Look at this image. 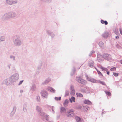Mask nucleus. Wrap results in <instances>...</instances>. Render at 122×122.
I'll return each instance as SVG.
<instances>
[{
  "label": "nucleus",
  "instance_id": "nucleus-1",
  "mask_svg": "<svg viewBox=\"0 0 122 122\" xmlns=\"http://www.w3.org/2000/svg\"><path fill=\"white\" fill-rule=\"evenodd\" d=\"M22 43L21 37L18 35L16 36V46H21Z\"/></svg>",
  "mask_w": 122,
  "mask_h": 122
},
{
  "label": "nucleus",
  "instance_id": "nucleus-2",
  "mask_svg": "<svg viewBox=\"0 0 122 122\" xmlns=\"http://www.w3.org/2000/svg\"><path fill=\"white\" fill-rule=\"evenodd\" d=\"M10 14V12L5 14L2 16L1 17L2 20L3 21H6L11 18Z\"/></svg>",
  "mask_w": 122,
  "mask_h": 122
},
{
  "label": "nucleus",
  "instance_id": "nucleus-3",
  "mask_svg": "<svg viewBox=\"0 0 122 122\" xmlns=\"http://www.w3.org/2000/svg\"><path fill=\"white\" fill-rule=\"evenodd\" d=\"M2 84H5L7 86H10L13 85L11 83L10 81L9 78L4 79L3 81Z\"/></svg>",
  "mask_w": 122,
  "mask_h": 122
},
{
  "label": "nucleus",
  "instance_id": "nucleus-4",
  "mask_svg": "<svg viewBox=\"0 0 122 122\" xmlns=\"http://www.w3.org/2000/svg\"><path fill=\"white\" fill-rule=\"evenodd\" d=\"M102 57L107 60H111L112 59L111 55L108 54H104L102 55Z\"/></svg>",
  "mask_w": 122,
  "mask_h": 122
},
{
  "label": "nucleus",
  "instance_id": "nucleus-5",
  "mask_svg": "<svg viewBox=\"0 0 122 122\" xmlns=\"http://www.w3.org/2000/svg\"><path fill=\"white\" fill-rule=\"evenodd\" d=\"M74 113L73 110L71 109L67 112L66 115L68 117H72L74 115Z\"/></svg>",
  "mask_w": 122,
  "mask_h": 122
},
{
  "label": "nucleus",
  "instance_id": "nucleus-6",
  "mask_svg": "<svg viewBox=\"0 0 122 122\" xmlns=\"http://www.w3.org/2000/svg\"><path fill=\"white\" fill-rule=\"evenodd\" d=\"M76 79L78 82L82 84H85L86 83V81L83 80L80 77H76Z\"/></svg>",
  "mask_w": 122,
  "mask_h": 122
},
{
  "label": "nucleus",
  "instance_id": "nucleus-7",
  "mask_svg": "<svg viewBox=\"0 0 122 122\" xmlns=\"http://www.w3.org/2000/svg\"><path fill=\"white\" fill-rule=\"evenodd\" d=\"M41 96L44 98H47L48 94L45 90H43L41 92Z\"/></svg>",
  "mask_w": 122,
  "mask_h": 122
},
{
  "label": "nucleus",
  "instance_id": "nucleus-8",
  "mask_svg": "<svg viewBox=\"0 0 122 122\" xmlns=\"http://www.w3.org/2000/svg\"><path fill=\"white\" fill-rule=\"evenodd\" d=\"M5 3L7 5H11L15 3V0H6Z\"/></svg>",
  "mask_w": 122,
  "mask_h": 122
},
{
  "label": "nucleus",
  "instance_id": "nucleus-9",
  "mask_svg": "<svg viewBox=\"0 0 122 122\" xmlns=\"http://www.w3.org/2000/svg\"><path fill=\"white\" fill-rule=\"evenodd\" d=\"M9 79L11 83L13 85H14V83L15 81V74H13Z\"/></svg>",
  "mask_w": 122,
  "mask_h": 122
},
{
  "label": "nucleus",
  "instance_id": "nucleus-10",
  "mask_svg": "<svg viewBox=\"0 0 122 122\" xmlns=\"http://www.w3.org/2000/svg\"><path fill=\"white\" fill-rule=\"evenodd\" d=\"M46 89L52 93H55L56 92V90L54 89L51 87H48Z\"/></svg>",
  "mask_w": 122,
  "mask_h": 122
},
{
  "label": "nucleus",
  "instance_id": "nucleus-11",
  "mask_svg": "<svg viewBox=\"0 0 122 122\" xmlns=\"http://www.w3.org/2000/svg\"><path fill=\"white\" fill-rule=\"evenodd\" d=\"M71 94L73 95L75 94V90L74 89V86L73 85L71 86L70 87Z\"/></svg>",
  "mask_w": 122,
  "mask_h": 122
},
{
  "label": "nucleus",
  "instance_id": "nucleus-12",
  "mask_svg": "<svg viewBox=\"0 0 122 122\" xmlns=\"http://www.w3.org/2000/svg\"><path fill=\"white\" fill-rule=\"evenodd\" d=\"M47 33L52 38H53L54 36V35L52 32L49 30H46Z\"/></svg>",
  "mask_w": 122,
  "mask_h": 122
},
{
  "label": "nucleus",
  "instance_id": "nucleus-13",
  "mask_svg": "<svg viewBox=\"0 0 122 122\" xmlns=\"http://www.w3.org/2000/svg\"><path fill=\"white\" fill-rule=\"evenodd\" d=\"M36 109L38 112V113L42 111V108L38 106H37L36 107Z\"/></svg>",
  "mask_w": 122,
  "mask_h": 122
},
{
  "label": "nucleus",
  "instance_id": "nucleus-14",
  "mask_svg": "<svg viewBox=\"0 0 122 122\" xmlns=\"http://www.w3.org/2000/svg\"><path fill=\"white\" fill-rule=\"evenodd\" d=\"M66 109L64 107H61L60 108V112L62 114L66 113Z\"/></svg>",
  "mask_w": 122,
  "mask_h": 122
},
{
  "label": "nucleus",
  "instance_id": "nucleus-15",
  "mask_svg": "<svg viewBox=\"0 0 122 122\" xmlns=\"http://www.w3.org/2000/svg\"><path fill=\"white\" fill-rule=\"evenodd\" d=\"M69 102V100L68 99H66L63 103V105L65 107H67L68 106Z\"/></svg>",
  "mask_w": 122,
  "mask_h": 122
},
{
  "label": "nucleus",
  "instance_id": "nucleus-16",
  "mask_svg": "<svg viewBox=\"0 0 122 122\" xmlns=\"http://www.w3.org/2000/svg\"><path fill=\"white\" fill-rule=\"evenodd\" d=\"M82 109L84 112L87 111L89 110V108L87 106H85L83 107Z\"/></svg>",
  "mask_w": 122,
  "mask_h": 122
},
{
  "label": "nucleus",
  "instance_id": "nucleus-17",
  "mask_svg": "<svg viewBox=\"0 0 122 122\" xmlns=\"http://www.w3.org/2000/svg\"><path fill=\"white\" fill-rule=\"evenodd\" d=\"M109 35L108 33L107 32H105L102 35V36L104 38L107 37Z\"/></svg>",
  "mask_w": 122,
  "mask_h": 122
},
{
  "label": "nucleus",
  "instance_id": "nucleus-18",
  "mask_svg": "<svg viewBox=\"0 0 122 122\" xmlns=\"http://www.w3.org/2000/svg\"><path fill=\"white\" fill-rule=\"evenodd\" d=\"M88 81L93 83H96L97 81L95 79L91 77H90Z\"/></svg>",
  "mask_w": 122,
  "mask_h": 122
},
{
  "label": "nucleus",
  "instance_id": "nucleus-19",
  "mask_svg": "<svg viewBox=\"0 0 122 122\" xmlns=\"http://www.w3.org/2000/svg\"><path fill=\"white\" fill-rule=\"evenodd\" d=\"M94 65V62L92 61H91L89 63V66L91 67H92Z\"/></svg>",
  "mask_w": 122,
  "mask_h": 122
},
{
  "label": "nucleus",
  "instance_id": "nucleus-20",
  "mask_svg": "<svg viewBox=\"0 0 122 122\" xmlns=\"http://www.w3.org/2000/svg\"><path fill=\"white\" fill-rule=\"evenodd\" d=\"M51 79L50 78H48L46 79L45 81L42 83L43 84H46L48 83L50 81Z\"/></svg>",
  "mask_w": 122,
  "mask_h": 122
},
{
  "label": "nucleus",
  "instance_id": "nucleus-21",
  "mask_svg": "<svg viewBox=\"0 0 122 122\" xmlns=\"http://www.w3.org/2000/svg\"><path fill=\"white\" fill-rule=\"evenodd\" d=\"M84 103L88 105H91L92 104V102L88 100H85L84 101Z\"/></svg>",
  "mask_w": 122,
  "mask_h": 122
},
{
  "label": "nucleus",
  "instance_id": "nucleus-22",
  "mask_svg": "<svg viewBox=\"0 0 122 122\" xmlns=\"http://www.w3.org/2000/svg\"><path fill=\"white\" fill-rule=\"evenodd\" d=\"M38 113L42 117H44L45 115L46 114V113H44L42 111L39 113Z\"/></svg>",
  "mask_w": 122,
  "mask_h": 122
},
{
  "label": "nucleus",
  "instance_id": "nucleus-23",
  "mask_svg": "<svg viewBox=\"0 0 122 122\" xmlns=\"http://www.w3.org/2000/svg\"><path fill=\"white\" fill-rule=\"evenodd\" d=\"M11 18H12L15 17V12H10Z\"/></svg>",
  "mask_w": 122,
  "mask_h": 122
},
{
  "label": "nucleus",
  "instance_id": "nucleus-24",
  "mask_svg": "<svg viewBox=\"0 0 122 122\" xmlns=\"http://www.w3.org/2000/svg\"><path fill=\"white\" fill-rule=\"evenodd\" d=\"M36 88V86L35 84L32 85L31 87V90L33 91H34Z\"/></svg>",
  "mask_w": 122,
  "mask_h": 122
},
{
  "label": "nucleus",
  "instance_id": "nucleus-25",
  "mask_svg": "<svg viewBox=\"0 0 122 122\" xmlns=\"http://www.w3.org/2000/svg\"><path fill=\"white\" fill-rule=\"evenodd\" d=\"M15 107H14L13 110L10 113V116L11 117L15 115Z\"/></svg>",
  "mask_w": 122,
  "mask_h": 122
},
{
  "label": "nucleus",
  "instance_id": "nucleus-26",
  "mask_svg": "<svg viewBox=\"0 0 122 122\" xmlns=\"http://www.w3.org/2000/svg\"><path fill=\"white\" fill-rule=\"evenodd\" d=\"M69 100L71 103H72V101L74 102H75V98L74 97L72 96L71 98L69 99Z\"/></svg>",
  "mask_w": 122,
  "mask_h": 122
},
{
  "label": "nucleus",
  "instance_id": "nucleus-27",
  "mask_svg": "<svg viewBox=\"0 0 122 122\" xmlns=\"http://www.w3.org/2000/svg\"><path fill=\"white\" fill-rule=\"evenodd\" d=\"M27 105L26 104H24L23 106V110L25 112H26L27 111Z\"/></svg>",
  "mask_w": 122,
  "mask_h": 122
},
{
  "label": "nucleus",
  "instance_id": "nucleus-28",
  "mask_svg": "<svg viewBox=\"0 0 122 122\" xmlns=\"http://www.w3.org/2000/svg\"><path fill=\"white\" fill-rule=\"evenodd\" d=\"M102 56L101 55H98L97 56V60L98 61L100 62L101 61Z\"/></svg>",
  "mask_w": 122,
  "mask_h": 122
},
{
  "label": "nucleus",
  "instance_id": "nucleus-29",
  "mask_svg": "<svg viewBox=\"0 0 122 122\" xmlns=\"http://www.w3.org/2000/svg\"><path fill=\"white\" fill-rule=\"evenodd\" d=\"M76 94L78 97H81L83 96V95L82 94L79 93H76Z\"/></svg>",
  "mask_w": 122,
  "mask_h": 122
},
{
  "label": "nucleus",
  "instance_id": "nucleus-30",
  "mask_svg": "<svg viewBox=\"0 0 122 122\" xmlns=\"http://www.w3.org/2000/svg\"><path fill=\"white\" fill-rule=\"evenodd\" d=\"M99 46L101 48L103 47L104 46V44L102 42H100L99 43Z\"/></svg>",
  "mask_w": 122,
  "mask_h": 122
},
{
  "label": "nucleus",
  "instance_id": "nucleus-31",
  "mask_svg": "<svg viewBox=\"0 0 122 122\" xmlns=\"http://www.w3.org/2000/svg\"><path fill=\"white\" fill-rule=\"evenodd\" d=\"M5 37L4 36L0 37V42L4 41L5 40Z\"/></svg>",
  "mask_w": 122,
  "mask_h": 122
},
{
  "label": "nucleus",
  "instance_id": "nucleus-32",
  "mask_svg": "<svg viewBox=\"0 0 122 122\" xmlns=\"http://www.w3.org/2000/svg\"><path fill=\"white\" fill-rule=\"evenodd\" d=\"M36 100L37 102H39L40 101V97L39 96H36L35 97Z\"/></svg>",
  "mask_w": 122,
  "mask_h": 122
},
{
  "label": "nucleus",
  "instance_id": "nucleus-33",
  "mask_svg": "<svg viewBox=\"0 0 122 122\" xmlns=\"http://www.w3.org/2000/svg\"><path fill=\"white\" fill-rule=\"evenodd\" d=\"M43 117L47 121H48L49 120V116L47 115L46 114Z\"/></svg>",
  "mask_w": 122,
  "mask_h": 122
},
{
  "label": "nucleus",
  "instance_id": "nucleus-34",
  "mask_svg": "<svg viewBox=\"0 0 122 122\" xmlns=\"http://www.w3.org/2000/svg\"><path fill=\"white\" fill-rule=\"evenodd\" d=\"M114 32L116 35H118L119 34L118 32V30L117 29H115L114 31Z\"/></svg>",
  "mask_w": 122,
  "mask_h": 122
},
{
  "label": "nucleus",
  "instance_id": "nucleus-35",
  "mask_svg": "<svg viewBox=\"0 0 122 122\" xmlns=\"http://www.w3.org/2000/svg\"><path fill=\"white\" fill-rule=\"evenodd\" d=\"M75 118L77 122H79L80 121V118L78 116H76L75 117Z\"/></svg>",
  "mask_w": 122,
  "mask_h": 122
},
{
  "label": "nucleus",
  "instance_id": "nucleus-36",
  "mask_svg": "<svg viewBox=\"0 0 122 122\" xmlns=\"http://www.w3.org/2000/svg\"><path fill=\"white\" fill-rule=\"evenodd\" d=\"M100 68L103 71H108V69L107 68H105L104 67H101Z\"/></svg>",
  "mask_w": 122,
  "mask_h": 122
},
{
  "label": "nucleus",
  "instance_id": "nucleus-37",
  "mask_svg": "<svg viewBox=\"0 0 122 122\" xmlns=\"http://www.w3.org/2000/svg\"><path fill=\"white\" fill-rule=\"evenodd\" d=\"M61 97H56L55 98V100H60L61 99Z\"/></svg>",
  "mask_w": 122,
  "mask_h": 122
},
{
  "label": "nucleus",
  "instance_id": "nucleus-38",
  "mask_svg": "<svg viewBox=\"0 0 122 122\" xmlns=\"http://www.w3.org/2000/svg\"><path fill=\"white\" fill-rule=\"evenodd\" d=\"M69 93V91L68 90H66L65 96H66L68 95Z\"/></svg>",
  "mask_w": 122,
  "mask_h": 122
},
{
  "label": "nucleus",
  "instance_id": "nucleus-39",
  "mask_svg": "<svg viewBox=\"0 0 122 122\" xmlns=\"http://www.w3.org/2000/svg\"><path fill=\"white\" fill-rule=\"evenodd\" d=\"M10 58L11 59H12L14 60H15V57L12 55H11L10 56Z\"/></svg>",
  "mask_w": 122,
  "mask_h": 122
},
{
  "label": "nucleus",
  "instance_id": "nucleus-40",
  "mask_svg": "<svg viewBox=\"0 0 122 122\" xmlns=\"http://www.w3.org/2000/svg\"><path fill=\"white\" fill-rule=\"evenodd\" d=\"M105 92L106 94H107L108 96H111V93L110 92L107 91H105Z\"/></svg>",
  "mask_w": 122,
  "mask_h": 122
},
{
  "label": "nucleus",
  "instance_id": "nucleus-41",
  "mask_svg": "<svg viewBox=\"0 0 122 122\" xmlns=\"http://www.w3.org/2000/svg\"><path fill=\"white\" fill-rule=\"evenodd\" d=\"M113 75L117 77L118 76L119 73H115L113 72Z\"/></svg>",
  "mask_w": 122,
  "mask_h": 122
},
{
  "label": "nucleus",
  "instance_id": "nucleus-42",
  "mask_svg": "<svg viewBox=\"0 0 122 122\" xmlns=\"http://www.w3.org/2000/svg\"><path fill=\"white\" fill-rule=\"evenodd\" d=\"M80 91L82 92H86V91L84 89H81L80 90Z\"/></svg>",
  "mask_w": 122,
  "mask_h": 122
},
{
  "label": "nucleus",
  "instance_id": "nucleus-43",
  "mask_svg": "<svg viewBox=\"0 0 122 122\" xmlns=\"http://www.w3.org/2000/svg\"><path fill=\"white\" fill-rule=\"evenodd\" d=\"M19 79V75L18 74H16V80H18Z\"/></svg>",
  "mask_w": 122,
  "mask_h": 122
},
{
  "label": "nucleus",
  "instance_id": "nucleus-44",
  "mask_svg": "<svg viewBox=\"0 0 122 122\" xmlns=\"http://www.w3.org/2000/svg\"><path fill=\"white\" fill-rule=\"evenodd\" d=\"M94 51H92L91 52H90V53L89 54V56H91L92 55V54L93 53H94Z\"/></svg>",
  "mask_w": 122,
  "mask_h": 122
},
{
  "label": "nucleus",
  "instance_id": "nucleus-45",
  "mask_svg": "<svg viewBox=\"0 0 122 122\" xmlns=\"http://www.w3.org/2000/svg\"><path fill=\"white\" fill-rule=\"evenodd\" d=\"M110 70L111 71H113L116 70V68L115 67H114L110 69Z\"/></svg>",
  "mask_w": 122,
  "mask_h": 122
},
{
  "label": "nucleus",
  "instance_id": "nucleus-46",
  "mask_svg": "<svg viewBox=\"0 0 122 122\" xmlns=\"http://www.w3.org/2000/svg\"><path fill=\"white\" fill-rule=\"evenodd\" d=\"M85 76L86 78V79H87V80H88L90 78V77H88V75H87L86 74Z\"/></svg>",
  "mask_w": 122,
  "mask_h": 122
},
{
  "label": "nucleus",
  "instance_id": "nucleus-47",
  "mask_svg": "<svg viewBox=\"0 0 122 122\" xmlns=\"http://www.w3.org/2000/svg\"><path fill=\"white\" fill-rule=\"evenodd\" d=\"M43 2H46L48 1L49 2H50L51 1V0H41Z\"/></svg>",
  "mask_w": 122,
  "mask_h": 122
},
{
  "label": "nucleus",
  "instance_id": "nucleus-48",
  "mask_svg": "<svg viewBox=\"0 0 122 122\" xmlns=\"http://www.w3.org/2000/svg\"><path fill=\"white\" fill-rule=\"evenodd\" d=\"M95 68L96 70H97V72L98 73L99 75H100V74L101 73V72H100L95 67H94Z\"/></svg>",
  "mask_w": 122,
  "mask_h": 122
},
{
  "label": "nucleus",
  "instance_id": "nucleus-49",
  "mask_svg": "<svg viewBox=\"0 0 122 122\" xmlns=\"http://www.w3.org/2000/svg\"><path fill=\"white\" fill-rule=\"evenodd\" d=\"M23 81H24L23 80L20 81L19 83V84H18V85H19L21 84H22V82H23Z\"/></svg>",
  "mask_w": 122,
  "mask_h": 122
},
{
  "label": "nucleus",
  "instance_id": "nucleus-50",
  "mask_svg": "<svg viewBox=\"0 0 122 122\" xmlns=\"http://www.w3.org/2000/svg\"><path fill=\"white\" fill-rule=\"evenodd\" d=\"M75 68H74L73 69V74H72L71 73V75H73V74L75 72Z\"/></svg>",
  "mask_w": 122,
  "mask_h": 122
},
{
  "label": "nucleus",
  "instance_id": "nucleus-51",
  "mask_svg": "<svg viewBox=\"0 0 122 122\" xmlns=\"http://www.w3.org/2000/svg\"><path fill=\"white\" fill-rule=\"evenodd\" d=\"M100 83L104 85L105 84V83L103 82L100 81L99 82Z\"/></svg>",
  "mask_w": 122,
  "mask_h": 122
},
{
  "label": "nucleus",
  "instance_id": "nucleus-52",
  "mask_svg": "<svg viewBox=\"0 0 122 122\" xmlns=\"http://www.w3.org/2000/svg\"><path fill=\"white\" fill-rule=\"evenodd\" d=\"M11 64H8L7 65V66L8 67L9 69H10V66H11Z\"/></svg>",
  "mask_w": 122,
  "mask_h": 122
},
{
  "label": "nucleus",
  "instance_id": "nucleus-53",
  "mask_svg": "<svg viewBox=\"0 0 122 122\" xmlns=\"http://www.w3.org/2000/svg\"><path fill=\"white\" fill-rule=\"evenodd\" d=\"M104 23L105 25H107L108 24V22L106 21H104Z\"/></svg>",
  "mask_w": 122,
  "mask_h": 122
},
{
  "label": "nucleus",
  "instance_id": "nucleus-54",
  "mask_svg": "<svg viewBox=\"0 0 122 122\" xmlns=\"http://www.w3.org/2000/svg\"><path fill=\"white\" fill-rule=\"evenodd\" d=\"M120 34H121L122 35V29H121L120 28Z\"/></svg>",
  "mask_w": 122,
  "mask_h": 122
},
{
  "label": "nucleus",
  "instance_id": "nucleus-55",
  "mask_svg": "<svg viewBox=\"0 0 122 122\" xmlns=\"http://www.w3.org/2000/svg\"><path fill=\"white\" fill-rule=\"evenodd\" d=\"M104 21L103 20H102L101 21V23L102 24H103L104 23Z\"/></svg>",
  "mask_w": 122,
  "mask_h": 122
},
{
  "label": "nucleus",
  "instance_id": "nucleus-56",
  "mask_svg": "<svg viewBox=\"0 0 122 122\" xmlns=\"http://www.w3.org/2000/svg\"><path fill=\"white\" fill-rule=\"evenodd\" d=\"M42 66V64L41 63L40 64V68H38L39 69H40V68L41 67V66Z\"/></svg>",
  "mask_w": 122,
  "mask_h": 122
},
{
  "label": "nucleus",
  "instance_id": "nucleus-57",
  "mask_svg": "<svg viewBox=\"0 0 122 122\" xmlns=\"http://www.w3.org/2000/svg\"><path fill=\"white\" fill-rule=\"evenodd\" d=\"M115 38L117 39H118L119 38V37L117 36H115Z\"/></svg>",
  "mask_w": 122,
  "mask_h": 122
},
{
  "label": "nucleus",
  "instance_id": "nucleus-58",
  "mask_svg": "<svg viewBox=\"0 0 122 122\" xmlns=\"http://www.w3.org/2000/svg\"><path fill=\"white\" fill-rule=\"evenodd\" d=\"M53 106H52V111H53V112H54V110H53Z\"/></svg>",
  "mask_w": 122,
  "mask_h": 122
},
{
  "label": "nucleus",
  "instance_id": "nucleus-59",
  "mask_svg": "<svg viewBox=\"0 0 122 122\" xmlns=\"http://www.w3.org/2000/svg\"><path fill=\"white\" fill-rule=\"evenodd\" d=\"M100 75L101 76H103V75L101 73V74H100Z\"/></svg>",
  "mask_w": 122,
  "mask_h": 122
},
{
  "label": "nucleus",
  "instance_id": "nucleus-60",
  "mask_svg": "<svg viewBox=\"0 0 122 122\" xmlns=\"http://www.w3.org/2000/svg\"><path fill=\"white\" fill-rule=\"evenodd\" d=\"M20 92L21 93H22L23 92V91L22 90H21L20 91Z\"/></svg>",
  "mask_w": 122,
  "mask_h": 122
},
{
  "label": "nucleus",
  "instance_id": "nucleus-61",
  "mask_svg": "<svg viewBox=\"0 0 122 122\" xmlns=\"http://www.w3.org/2000/svg\"><path fill=\"white\" fill-rule=\"evenodd\" d=\"M107 74L108 75H109V71L107 72Z\"/></svg>",
  "mask_w": 122,
  "mask_h": 122
},
{
  "label": "nucleus",
  "instance_id": "nucleus-62",
  "mask_svg": "<svg viewBox=\"0 0 122 122\" xmlns=\"http://www.w3.org/2000/svg\"><path fill=\"white\" fill-rule=\"evenodd\" d=\"M47 122H53L52 121H49Z\"/></svg>",
  "mask_w": 122,
  "mask_h": 122
},
{
  "label": "nucleus",
  "instance_id": "nucleus-63",
  "mask_svg": "<svg viewBox=\"0 0 122 122\" xmlns=\"http://www.w3.org/2000/svg\"><path fill=\"white\" fill-rule=\"evenodd\" d=\"M103 112H102V114H103Z\"/></svg>",
  "mask_w": 122,
  "mask_h": 122
},
{
  "label": "nucleus",
  "instance_id": "nucleus-64",
  "mask_svg": "<svg viewBox=\"0 0 122 122\" xmlns=\"http://www.w3.org/2000/svg\"><path fill=\"white\" fill-rule=\"evenodd\" d=\"M121 64H122V62H121Z\"/></svg>",
  "mask_w": 122,
  "mask_h": 122
}]
</instances>
